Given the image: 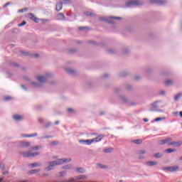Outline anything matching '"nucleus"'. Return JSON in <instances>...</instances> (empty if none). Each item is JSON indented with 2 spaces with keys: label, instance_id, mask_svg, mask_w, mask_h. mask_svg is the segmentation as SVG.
I'll return each instance as SVG.
<instances>
[{
  "label": "nucleus",
  "instance_id": "nucleus-1",
  "mask_svg": "<svg viewBox=\"0 0 182 182\" xmlns=\"http://www.w3.org/2000/svg\"><path fill=\"white\" fill-rule=\"evenodd\" d=\"M52 77H55V75L49 71L45 72L43 74H37L35 75L36 81L30 82L31 86L36 89L39 87H43L45 83L48 82V80Z\"/></svg>",
  "mask_w": 182,
  "mask_h": 182
},
{
  "label": "nucleus",
  "instance_id": "nucleus-2",
  "mask_svg": "<svg viewBox=\"0 0 182 182\" xmlns=\"http://www.w3.org/2000/svg\"><path fill=\"white\" fill-rule=\"evenodd\" d=\"M123 18L119 16H109V17H100L99 21L110 23L111 25H116V21H122Z\"/></svg>",
  "mask_w": 182,
  "mask_h": 182
},
{
  "label": "nucleus",
  "instance_id": "nucleus-3",
  "mask_svg": "<svg viewBox=\"0 0 182 182\" xmlns=\"http://www.w3.org/2000/svg\"><path fill=\"white\" fill-rule=\"evenodd\" d=\"M56 166H60L58 159L48 161L47 163V166L44 168V170H46V171H50V170H53Z\"/></svg>",
  "mask_w": 182,
  "mask_h": 182
},
{
  "label": "nucleus",
  "instance_id": "nucleus-4",
  "mask_svg": "<svg viewBox=\"0 0 182 182\" xmlns=\"http://www.w3.org/2000/svg\"><path fill=\"white\" fill-rule=\"evenodd\" d=\"M20 154L23 156V157H36L37 156H39L41 154L40 152H31V151H24L20 152Z\"/></svg>",
  "mask_w": 182,
  "mask_h": 182
},
{
  "label": "nucleus",
  "instance_id": "nucleus-5",
  "mask_svg": "<svg viewBox=\"0 0 182 182\" xmlns=\"http://www.w3.org/2000/svg\"><path fill=\"white\" fill-rule=\"evenodd\" d=\"M157 103H160V101H156L151 105V107L149 108L150 112H163V110L161 109H159V105H157Z\"/></svg>",
  "mask_w": 182,
  "mask_h": 182
},
{
  "label": "nucleus",
  "instance_id": "nucleus-6",
  "mask_svg": "<svg viewBox=\"0 0 182 182\" xmlns=\"http://www.w3.org/2000/svg\"><path fill=\"white\" fill-rule=\"evenodd\" d=\"M31 141H18V147L20 149H26L28 147H31Z\"/></svg>",
  "mask_w": 182,
  "mask_h": 182
},
{
  "label": "nucleus",
  "instance_id": "nucleus-7",
  "mask_svg": "<svg viewBox=\"0 0 182 182\" xmlns=\"http://www.w3.org/2000/svg\"><path fill=\"white\" fill-rule=\"evenodd\" d=\"M141 6L144 5L143 1L132 0L127 3V6Z\"/></svg>",
  "mask_w": 182,
  "mask_h": 182
},
{
  "label": "nucleus",
  "instance_id": "nucleus-8",
  "mask_svg": "<svg viewBox=\"0 0 182 182\" xmlns=\"http://www.w3.org/2000/svg\"><path fill=\"white\" fill-rule=\"evenodd\" d=\"M149 2L152 5H166L167 4L166 0H149Z\"/></svg>",
  "mask_w": 182,
  "mask_h": 182
},
{
  "label": "nucleus",
  "instance_id": "nucleus-9",
  "mask_svg": "<svg viewBox=\"0 0 182 182\" xmlns=\"http://www.w3.org/2000/svg\"><path fill=\"white\" fill-rule=\"evenodd\" d=\"M118 99L122 103H124V105H127V103L129 102V98H127V97L123 94L119 95L118 96Z\"/></svg>",
  "mask_w": 182,
  "mask_h": 182
},
{
  "label": "nucleus",
  "instance_id": "nucleus-10",
  "mask_svg": "<svg viewBox=\"0 0 182 182\" xmlns=\"http://www.w3.org/2000/svg\"><path fill=\"white\" fill-rule=\"evenodd\" d=\"M12 119L14 120V122H22V120L24 119V117L22 114H14L12 115Z\"/></svg>",
  "mask_w": 182,
  "mask_h": 182
},
{
  "label": "nucleus",
  "instance_id": "nucleus-11",
  "mask_svg": "<svg viewBox=\"0 0 182 182\" xmlns=\"http://www.w3.org/2000/svg\"><path fill=\"white\" fill-rule=\"evenodd\" d=\"M64 70H65L67 73H69V75H71V76H76V75H77L76 70L72 68H65Z\"/></svg>",
  "mask_w": 182,
  "mask_h": 182
},
{
  "label": "nucleus",
  "instance_id": "nucleus-12",
  "mask_svg": "<svg viewBox=\"0 0 182 182\" xmlns=\"http://www.w3.org/2000/svg\"><path fill=\"white\" fill-rule=\"evenodd\" d=\"M103 138H105V134H99L95 138L91 139V143H99V141H102Z\"/></svg>",
  "mask_w": 182,
  "mask_h": 182
},
{
  "label": "nucleus",
  "instance_id": "nucleus-13",
  "mask_svg": "<svg viewBox=\"0 0 182 182\" xmlns=\"http://www.w3.org/2000/svg\"><path fill=\"white\" fill-rule=\"evenodd\" d=\"M28 18H29V19H31V21H33V22H36V23H38L40 21V19L35 16V14H32V13H28L27 14Z\"/></svg>",
  "mask_w": 182,
  "mask_h": 182
},
{
  "label": "nucleus",
  "instance_id": "nucleus-14",
  "mask_svg": "<svg viewBox=\"0 0 182 182\" xmlns=\"http://www.w3.org/2000/svg\"><path fill=\"white\" fill-rule=\"evenodd\" d=\"M58 160L60 166L61 164H65V163H69L72 161V159L70 158H63V159H58Z\"/></svg>",
  "mask_w": 182,
  "mask_h": 182
},
{
  "label": "nucleus",
  "instance_id": "nucleus-15",
  "mask_svg": "<svg viewBox=\"0 0 182 182\" xmlns=\"http://www.w3.org/2000/svg\"><path fill=\"white\" fill-rule=\"evenodd\" d=\"M79 143L80 144H85V146H90V144H92V139H80Z\"/></svg>",
  "mask_w": 182,
  "mask_h": 182
},
{
  "label": "nucleus",
  "instance_id": "nucleus-16",
  "mask_svg": "<svg viewBox=\"0 0 182 182\" xmlns=\"http://www.w3.org/2000/svg\"><path fill=\"white\" fill-rule=\"evenodd\" d=\"M182 144V141L168 142V146H174V147H180Z\"/></svg>",
  "mask_w": 182,
  "mask_h": 182
},
{
  "label": "nucleus",
  "instance_id": "nucleus-17",
  "mask_svg": "<svg viewBox=\"0 0 182 182\" xmlns=\"http://www.w3.org/2000/svg\"><path fill=\"white\" fill-rule=\"evenodd\" d=\"M62 8H63V4L62 2H58L56 4L55 10L57 11V12L62 11Z\"/></svg>",
  "mask_w": 182,
  "mask_h": 182
},
{
  "label": "nucleus",
  "instance_id": "nucleus-18",
  "mask_svg": "<svg viewBox=\"0 0 182 182\" xmlns=\"http://www.w3.org/2000/svg\"><path fill=\"white\" fill-rule=\"evenodd\" d=\"M157 164H159V163L154 161H149L146 162V165L149 167H151V166H157Z\"/></svg>",
  "mask_w": 182,
  "mask_h": 182
},
{
  "label": "nucleus",
  "instance_id": "nucleus-19",
  "mask_svg": "<svg viewBox=\"0 0 182 182\" xmlns=\"http://www.w3.org/2000/svg\"><path fill=\"white\" fill-rule=\"evenodd\" d=\"M36 136H38V133H34V134H21V136L23 138L25 137H36Z\"/></svg>",
  "mask_w": 182,
  "mask_h": 182
},
{
  "label": "nucleus",
  "instance_id": "nucleus-20",
  "mask_svg": "<svg viewBox=\"0 0 182 182\" xmlns=\"http://www.w3.org/2000/svg\"><path fill=\"white\" fill-rule=\"evenodd\" d=\"M42 166V163L39 162H36L33 164H30L28 165V167H31V168H33V167H41Z\"/></svg>",
  "mask_w": 182,
  "mask_h": 182
},
{
  "label": "nucleus",
  "instance_id": "nucleus-21",
  "mask_svg": "<svg viewBox=\"0 0 182 182\" xmlns=\"http://www.w3.org/2000/svg\"><path fill=\"white\" fill-rule=\"evenodd\" d=\"M169 141H171V138H167L166 139L160 140L159 144L163 145V144H166V143H169Z\"/></svg>",
  "mask_w": 182,
  "mask_h": 182
},
{
  "label": "nucleus",
  "instance_id": "nucleus-22",
  "mask_svg": "<svg viewBox=\"0 0 182 182\" xmlns=\"http://www.w3.org/2000/svg\"><path fill=\"white\" fill-rule=\"evenodd\" d=\"M122 53L123 55H129L130 53V48L128 47H124L122 48Z\"/></svg>",
  "mask_w": 182,
  "mask_h": 182
},
{
  "label": "nucleus",
  "instance_id": "nucleus-23",
  "mask_svg": "<svg viewBox=\"0 0 182 182\" xmlns=\"http://www.w3.org/2000/svg\"><path fill=\"white\" fill-rule=\"evenodd\" d=\"M120 77H124V76H127L129 75V71L127 70H124V71H121L119 73Z\"/></svg>",
  "mask_w": 182,
  "mask_h": 182
},
{
  "label": "nucleus",
  "instance_id": "nucleus-24",
  "mask_svg": "<svg viewBox=\"0 0 182 182\" xmlns=\"http://www.w3.org/2000/svg\"><path fill=\"white\" fill-rule=\"evenodd\" d=\"M57 19L58 21H63L65 19V15L63 13H60L57 15Z\"/></svg>",
  "mask_w": 182,
  "mask_h": 182
},
{
  "label": "nucleus",
  "instance_id": "nucleus-25",
  "mask_svg": "<svg viewBox=\"0 0 182 182\" xmlns=\"http://www.w3.org/2000/svg\"><path fill=\"white\" fill-rule=\"evenodd\" d=\"M66 112H67L68 113L71 114H75V113H76L75 109H73V108H70V107L67 108V109H66Z\"/></svg>",
  "mask_w": 182,
  "mask_h": 182
},
{
  "label": "nucleus",
  "instance_id": "nucleus-26",
  "mask_svg": "<svg viewBox=\"0 0 182 182\" xmlns=\"http://www.w3.org/2000/svg\"><path fill=\"white\" fill-rule=\"evenodd\" d=\"M85 178H87L86 175H80L75 177L76 180H85Z\"/></svg>",
  "mask_w": 182,
  "mask_h": 182
},
{
  "label": "nucleus",
  "instance_id": "nucleus-27",
  "mask_svg": "<svg viewBox=\"0 0 182 182\" xmlns=\"http://www.w3.org/2000/svg\"><path fill=\"white\" fill-rule=\"evenodd\" d=\"M178 169V166H168V171H176Z\"/></svg>",
  "mask_w": 182,
  "mask_h": 182
},
{
  "label": "nucleus",
  "instance_id": "nucleus-28",
  "mask_svg": "<svg viewBox=\"0 0 182 182\" xmlns=\"http://www.w3.org/2000/svg\"><path fill=\"white\" fill-rule=\"evenodd\" d=\"M73 167L72 164L65 165L62 167L63 170H70Z\"/></svg>",
  "mask_w": 182,
  "mask_h": 182
},
{
  "label": "nucleus",
  "instance_id": "nucleus-29",
  "mask_svg": "<svg viewBox=\"0 0 182 182\" xmlns=\"http://www.w3.org/2000/svg\"><path fill=\"white\" fill-rule=\"evenodd\" d=\"M42 147H43L42 145H37V146H32L31 150H33L34 151H36L38 150H40V149H42Z\"/></svg>",
  "mask_w": 182,
  "mask_h": 182
},
{
  "label": "nucleus",
  "instance_id": "nucleus-30",
  "mask_svg": "<svg viewBox=\"0 0 182 182\" xmlns=\"http://www.w3.org/2000/svg\"><path fill=\"white\" fill-rule=\"evenodd\" d=\"M182 97V92H178L174 97V100L177 101Z\"/></svg>",
  "mask_w": 182,
  "mask_h": 182
},
{
  "label": "nucleus",
  "instance_id": "nucleus-31",
  "mask_svg": "<svg viewBox=\"0 0 182 182\" xmlns=\"http://www.w3.org/2000/svg\"><path fill=\"white\" fill-rule=\"evenodd\" d=\"M58 84V82H56V80H50L49 82H48V85H50V86H56V85Z\"/></svg>",
  "mask_w": 182,
  "mask_h": 182
},
{
  "label": "nucleus",
  "instance_id": "nucleus-32",
  "mask_svg": "<svg viewBox=\"0 0 182 182\" xmlns=\"http://www.w3.org/2000/svg\"><path fill=\"white\" fill-rule=\"evenodd\" d=\"M76 171H77V173H83L86 171L85 170V168H83L82 167H78V168H76Z\"/></svg>",
  "mask_w": 182,
  "mask_h": 182
},
{
  "label": "nucleus",
  "instance_id": "nucleus-33",
  "mask_svg": "<svg viewBox=\"0 0 182 182\" xmlns=\"http://www.w3.org/2000/svg\"><path fill=\"white\" fill-rule=\"evenodd\" d=\"M85 15H86L87 16H91V17L96 16V14H95L90 11H86L85 13Z\"/></svg>",
  "mask_w": 182,
  "mask_h": 182
},
{
  "label": "nucleus",
  "instance_id": "nucleus-34",
  "mask_svg": "<svg viewBox=\"0 0 182 182\" xmlns=\"http://www.w3.org/2000/svg\"><path fill=\"white\" fill-rule=\"evenodd\" d=\"M97 167L98 168H107V166L103 165L102 164H97Z\"/></svg>",
  "mask_w": 182,
  "mask_h": 182
},
{
  "label": "nucleus",
  "instance_id": "nucleus-35",
  "mask_svg": "<svg viewBox=\"0 0 182 182\" xmlns=\"http://www.w3.org/2000/svg\"><path fill=\"white\" fill-rule=\"evenodd\" d=\"M41 169H32L29 171V174H35V173H39Z\"/></svg>",
  "mask_w": 182,
  "mask_h": 182
},
{
  "label": "nucleus",
  "instance_id": "nucleus-36",
  "mask_svg": "<svg viewBox=\"0 0 182 182\" xmlns=\"http://www.w3.org/2000/svg\"><path fill=\"white\" fill-rule=\"evenodd\" d=\"M132 143H134V144H141L142 141L141 139H135L132 141Z\"/></svg>",
  "mask_w": 182,
  "mask_h": 182
},
{
  "label": "nucleus",
  "instance_id": "nucleus-37",
  "mask_svg": "<svg viewBox=\"0 0 182 182\" xmlns=\"http://www.w3.org/2000/svg\"><path fill=\"white\" fill-rule=\"evenodd\" d=\"M133 80H136V81L141 80V76H140L139 75H136L133 77Z\"/></svg>",
  "mask_w": 182,
  "mask_h": 182
},
{
  "label": "nucleus",
  "instance_id": "nucleus-38",
  "mask_svg": "<svg viewBox=\"0 0 182 182\" xmlns=\"http://www.w3.org/2000/svg\"><path fill=\"white\" fill-rule=\"evenodd\" d=\"M154 157H156V159H160L161 157H163V154L156 153V154H154Z\"/></svg>",
  "mask_w": 182,
  "mask_h": 182
},
{
  "label": "nucleus",
  "instance_id": "nucleus-39",
  "mask_svg": "<svg viewBox=\"0 0 182 182\" xmlns=\"http://www.w3.org/2000/svg\"><path fill=\"white\" fill-rule=\"evenodd\" d=\"M51 137H52V136L47 135V136H39L38 139L40 140H43V139H51Z\"/></svg>",
  "mask_w": 182,
  "mask_h": 182
},
{
  "label": "nucleus",
  "instance_id": "nucleus-40",
  "mask_svg": "<svg viewBox=\"0 0 182 182\" xmlns=\"http://www.w3.org/2000/svg\"><path fill=\"white\" fill-rule=\"evenodd\" d=\"M59 174H60V177H65V176H66L67 174V172L66 171H60L59 172Z\"/></svg>",
  "mask_w": 182,
  "mask_h": 182
},
{
  "label": "nucleus",
  "instance_id": "nucleus-41",
  "mask_svg": "<svg viewBox=\"0 0 182 182\" xmlns=\"http://www.w3.org/2000/svg\"><path fill=\"white\" fill-rule=\"evenodd\" d=\"M174 151H176V149H168L165 150L166 153H174Z\"/></svg>",
  "mask_w": 182,
  "mask_h": 182
},
{
  "label": "nucleus",
  "instance_id": "nucleus-42",
  "mask_svg": "<svg viewBox=\"0 0 182 182\" xmlns=\"http://www.w3.org/2000/svg\"><path fill=\"white\" fill-rule=\"evenodd\" d=\"M113 151V148H108L104 150V153H112Z\"/></svg>",
  "mask_w": 182,
  "mask_h": 182
},
{
  "label": "nucleus",
  "instance_id": "nucleus-43",
  "mask_svg": "<svg viewBox=\"0 0 182 182\" xmlns=\"http://www.w3.org/2000/svg\"><path fill=\"white\" fill-rule=\"evenodd\" d=\"M110 77V74L109 73H105L104 75H102V79H107V77Z\"/></svg>",
  "mask_w": 182,
  "mask_h": 182
},
{
  "label": "nucleus",
  "instance_id": "nucleus-44",
  "mask_svg": "<svg viewBox=\"0 0 182 182\" xmlns=\"http://www.w3.org/2000/svg\"><path fill=\"white\" fill-rule=\"evenodd\" d=\"M166 85H168V86L173 85V80H167L166 81H165Z\"/></svg>",
  "mask_w": 182,
  "mask_h": 182
},
{
  "label": "nucleus",
  "instance_id": "nucleus-45",
  "mask_svg": "<svg viewBox=\"0 0 182 182\" xmlns=\"http://www.w3.org/2000/svg\"><path fill=\"white\" fill-rule=\"evenodd\" d=\"M4 100L5 102H8V101H9V100H12V97H11V96L4 97Z\"/></svg>",
  "mask_w": 182,
  "mask_h": 182
},
{
  "label": "nucleus",
  "instance_id": "nucleus-46",
  "mask_svg": "<svg viewBox=\"0 0 182 182\" xmlns=\"http://www.w3.org/2000/svg\"><path fill=\"white\" fill-rule=\"evenodd\" d=\"M125 89H126L127 90H132V89H133V87H132V85H127L125 86Z\"/></svg>",
  "mask_w": 182,
  "mask_h": 182
},
{
  "label": "nucleus",
  "instance_id": "nucleus-47",
  "mask_svg": "<svg viewBox=\"0 0 182 182\" xmlns=\"http://www.w3.org/2000/svg\"><path fill=\"white\" fill-rule=\"evenodd\" d=\"M51 126H52V122H48L47 124H46L44 125V127H45L46 129H48V128L50 127Z\"/></svg>",
  "mask_w": 182,
  "mask_h": 182
},
{
  "label": "nucleus",
  "instance_id": "nucleus-48",
  "mask_svg": "<svg viewBox=\"0 0 182 182\" xmlns=\"http://www.w3.org/2000/svg\"><path fill=\"white\" fill-rule=\"evenodd\" d=\"M161 120H164V117H157L154 119V122H161Z\"/></svg>",
  "mask_w": 182,
  "mask_h": 182
},
{
  "label": "nucleus",
  "instance_id": "nucleus-49",
  "mask_svg": "<svg viewBox=\"0 0 182 182\" xmlns=\"http://www.w3.org/2000/svg\"><path fill=\"white\" fill-rule=\"evenodd\" d=\"M121 91H122V90L119 87H116L114 90V93H120Z\"/></svg>",
  "mask_w": 182,
  "mask_h": 182
},
{
  "label": "nucleus",
  "instance_id": "nucleus-50",
  "mask_svg": "<svg viewBox=\"0 0 182 182\" xmlns=\"http://www.w3.org/2000/svg\"><path fill=\"white\" fill-rule=\"evenodd\" d=\"M153 72V69H151V68H147L146 69V73H151Z\"/></svg>",
  "mask_w": 182,
  "mask_h": 182
},
{
  "label": "nucleus",
  "instance_id": "nucleus-51",
  "mask_svg": "<svg viewBox=\"0 0 182 182\" xmlns=\"http://www.w3.org/2000/svg\"><path fill=\"white\" fill-rule=\"evenodd\" d=\"M21 53H22V55H24V56L31 55V53H29V52L21 51Z\"/></svg>",
  "mask_w": 182,
  "mask_h": 182
},
{
  "label": "nucleus",
  "instance_id": "nucleus-52",
  "mask_svg": "<svg viewBox=\"0 0 182 182\" xmlns=\"http://www.w3.org/2000/svg\"><path fill=\"white\" fill-rule=\"evenodd\" d=\"M25 25H26V21H23L22 23H18V26L21 27V26H25Z\"/></svg>",
  "mask_w": 182,
  "mask_h": 182
},
{
  "label": "nucleus",
  "instance_id": "nucleus-53",
  "mask_svg": "<svg viewBox=\"0 0 182 182\" xmlns=\"http://www.w3.org/2000/svg\"><path fill=\"white\" fill-rule=\"evenodd\" d=\"M20 86H21V89H23V90H25L26 92H28V88L26 87H25L24 85L21 84Z\"/></svg>",
  "mask_w": 182,
  "mask_h": 182
},
{
  "label": "nucleus",
  "instance_id": "nucleus-54",
  "mask_svg": "<svg viewBox=\"0 0 182 182\" xmlns=\"http://www.w3.org/2000/svg\"><path fill=\"white\" fill-rule=\"evenodd\" d=\"M139 154H146V151L145 150H139L138 151Z\"/></svg>",
  "mask_w": 182,
  "mask_h": 182
},
{
  "label": "nucleus",
  "instance_id": "nucleus-55",
  "mask_svg": "<svg viewBox=\"0 0 182 182\" xmlns=\"http://www.w3.org/2000/svg\"><path fill=\"white\" fill-rule=\"evenodd\" d=\"M32 57L35 58L36 59H38V58H39V54L38 53L33 54Z\"/></svg>",
  "mask_w": 182,
  "mask_h": 182
},
{
  "label": "nucleus",
  "instance_id": "nucleus-56",
  "mask_svg": "<svg viewBox=\"0 0 182 182\" xmlns=\"http://www.w3.org/2000/svg\"><path fill=\"white\" fill-rule=\"evenodd\" d=\"M159 94L161 95V96H165L166 95V91L161 90V91H160Z\"/></svg>",
  "mask_w": 182,
  "mask_h": 182
},
{
  "label": "nucleus",
  "instance_id": "nucleus-57",
  "mask_svg": "<svg viewBox=\"0 0 182 182\" xmlns=\"http://www.w3.org/2000/svg\"><path fill=\"white\" fill-rule=\"evenodd\" d=\"M68 52H69L70 53H75L76 49H70V50H68Z\"/></svg>",
  "mask_w": 182,
  "mask_h": 182
},
{
  "label": "nucleus",
  "instance_id": "nucleus-58",
  "mask_svg": "<svg viewBox=\"0 0 182 182\" xmlns=\"http://www.w3.org/2000/svg\"><path fill=\"white\" fill-rule=\"evenodd\" d=\"M63 4H72V1L70 0H64Z\"/></svg>",
  "mask_w": 182,
  "mask_h": 182
},
{
  "label": "nucleus",
  "instance_id": "nucleus-59",
  "mask_svg": "<svg viewBox=\"0 0 182 182\" xmlns=\"http://www.w3.org/2000/svg\"><path fill=\"white\" fill-rule=\"evenodd\" d=\"M136 105H137V103H136V102H131L129 103V106H136Z\"/></svg>",
  "mask_w": 182,
  "mask_h": 182
},
{
  "label": "nucleus",
  "instance_id": "nucleus-60",
  "mask_svg": "<svg viewBox=\"0 0 182 182\" xmlns=\"http://www.w3.org/2000/svg\"><path fill=\"white\" fill-rule=\"evenodd\" d=\"M11 65H12V66H14V68H18V66H19V65H18V63H12Z\"/></svg>",
  "mask_w": 182,
  "mask_h": 182
},
{
  "label": "nucleus",
  "instance_id": "nucleus-61",
  "mask_svg": "<svg viewBox=\"0 0 182 182\" xmlns=\"http://www.w3.org/2000/svg\"><path fill=\"white\" fill-rule=\"evenodd\" d=\"M41 22H43V23H46V22H49L48 19H41L40 20Z\"/></svg>",
  "mask_w": 182,
  "mask_h": 182
},
{
  "label": "nucleus",
  "instance_id": "nucleus-62",
  "mask_svg": "<svg viewBox=\"0 0 182 182\" xmlns=\"http://www.w3.org/2000/svg\"><path fill=\"white\" fill-rule=\"evenodd\" d=\"M88 43H90L91 45H97L95 41H89Z\"/></svg>",
  "mask_w": 182,
  "mask_h": 182
},
{
  "label": "nucleus",
  "instance_id": "nucleus-63",
  "mask_svg": "<svg viewBox=\"0 0 182 182\" xmlns=\"http://www.w3.org/2000/svg\"><path fill=\"white\" fill-rule=\"evenodd\" d=\"M25 11H26V9H20V10H18V12L23 13V12H25Z\"/></svg>",
  "mask_w": 182,
  "mask_h": 182
},
{
  "label": "nucleus",
  "instance_id": "nucleus-64",
  "mask_svg": "<svg viewBox=\"0 0 182 182\" xmlns=\"http://www.w3.org/2000/svg\"><path fill=\"white\" fill-rule=\"evenodd\" d=\"M38 122H39L41 124H42V123H43V119L39 118V119H38Z\"/></svg>",
  "mask_w": 182,
  "mask_h": 182
}]
</instances>
